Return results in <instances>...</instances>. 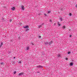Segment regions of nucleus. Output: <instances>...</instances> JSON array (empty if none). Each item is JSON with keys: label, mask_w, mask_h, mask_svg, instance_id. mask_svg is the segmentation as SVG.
Here are the masks:
<instances>
[{"label": "nucleus", "mask_w": 77, "mask_h": 77, "mask_svg": "<svg viewBox=\"0 0 77 77\" xmlns=\"http://www.w3.org/2000/svg\"><path fill=\"white\" fill-rule=\"evenodd\" d=\"M76 43H77V42H76Z\"/></svg>", "instance_id": "38"}, {"label": "nucleus", "mask_w": 77, "mask_h": 77, "mask_svg": "<svg viewBox=\"0 0 77 77\" xmlns=\"http://www.w3.org/2000/svg\"><path fill=\"white\" fill-rule=\"evenodd\" d=\"M51 12V11H48V14H50Z\"/></svg>", "instance_id": "15"}, {"label": "nucleus", "mask_w": 77, "mask_h": 77, "mask_svg": "<svg viewBox=\"0 0 77 77\" xmlns=\"http://www.w3.org/2000/svg\"><path fill=\"white\" fill-rule=\"evenodd\" d=\"M58 25L59 26H60V24L59 23V22H58L57 23Z\"/></svg>", "instance_id": "11"}, {"label": "nucleus", "mask_w": 77, "mask_h": 77, "mask_svg": "<svg viewBox=\"0 0 77 77\" xmlns=\"http://www.w3.org/2000/svg\"><path fill=\"white\" fill-rule=\"evenodd\" d=\"M41 27H42V25H39L38 26V28H41Z\"/></svg>", "instance_id": "10"}, {"label": "nucleus", "mask_w": 77, "mask_h": 77, "mask_svg": "<svg viewBox=\"0 0 77 77\" xmlns=\"http://www.w3.org/2000/svg\"><path fill=\"white\" fill-rule=\"evenodd\" d=\"M60 20L61 21H62V20H63L62 18H60Z\"/></svg>", "instance_id": "17"}, {"label": "nucleus", "mask_w": 77, "mask_h": 77, "mask_svg": "<svg viewBox=\"0 0 77 77\" xmlns=\"http://www.w3.org/2000/svg\"><path fill=\"white\" fill-rule=\"evenodd\" d=\"M23 28H24V29H26L27 28H29V26H23Z\"/></svg>", "instance_id": "5"}, {"label": "nucleus", "mask_w": 77, "mask_h": 77, "mask_svg": "<svg viewBox=\"0 0 77 77\" xmlns=\"http://www.w3.org/2000/svg\"><path fill=\"white\" fill-rule=\"evenodd\" d=\"M66 60H68V58H66Z\"/></svg>", "instance_id": "29"}, {"label": "nucleus", "mask_w": 77, "mask_h": 77, "mask_svg": "<svg viewBox=\"0 0 77 77\" xmlns=\"http://www.w3.org/2000/svg\"><path fill=\"white\" fill-rule=\"evenodd\" d=\"M69 15L70 16H72V14H71V13L69 14Z\"/></svg>", "instance_id": "22"}, {"label": "nucleus", "mask_w": 77, "mask_h": 77, "mask_svg": "<svg viewBox=\"0 0 77 77\" xmlns=\"http://www.w3.org/2000/svg\"><path fill=\"white\" fill-rule=\"evenodd\" d=\"M76 8H77V5H76Z\"/></svg>", "instance_id": "34"}, {"label": "nucleus", "mask_w": 77, "mask_h": 77, "mask_svg": "<svg viewBox=\"0 0 77 77\" xmlns=\"http://www.w3.org/2000/svg\"><path fill=\"white\" fill-rule=\"evenodd\" d=\"M4 64V63L3 62H2L1 63V65H3Z\"/></svg>", "instance_id": "16"}, {"label": "nucleus", "mask_w": 77, "mask_h": 77, "mask_svg": "<svg viewBox=\"0 0 77 77\" xmlns=\"http://www.w3.org/2000/svg\"><path fill=\"white\" fill-rule=\"evenodd\" d=\"M26 48V50H29V48H30V47H27Z\"/></svg>", "instance_id": "9"}, {"label": "nucleus", "mask_w": 77, "mask_h": 77, "mask_svg": "<svg viewBox=\"0 0 77 77\" xmlns=\"http://www.w3.org/2000/svg\"><path fill=\"white\" fill-rule=\"evenodd\" d=\"M12 21V19H11V20H10V22H11Z\"/></svg>", "instance_id": "23"}, {"label": "nucleus", "mask_w": 77, "mask_h": 77, "mask_svg": "<svg viewBox=\"0 0 77 77\" xmlns=\"http://www.w3.org/2000/svg\"><path fill=\"white\" fill-rule=\"evenodd\" d=\"M56 24V23H55L54 24Z\"/></svg>", "instance_id": "36"}, {"label": "nucleus", "mask_w": 77, "mask_h": 77, "mask_svg": "<svg viewBox=\"0 0 77 77\" xmlns=\"http://www.w3.org/2000/svg\"><path fill=\"white\" fill-rule=\"evenodd\" d=\"M63 29H65V26H64L63 27H62Z\"/></svg>", "instance_id": "12"}, {"label": "nucleus", "mask_w": 77, "mask_h": 77, "mask_svg": "<svg viewBox=\"0 0 77 77\" xmlns=\"http://www.w3.org/2000/svg\"><path fill=\"white\" fill-rule=\"evenodd\" d=\"M45 45H47V44H48V42H46L45 43Z\"/></svg>", "instance_id": "14"}, {"label": "nucleus", "mask_w": 77, "mask_h": 77, "mask_svg": "<svg viewBox=\"0 0 77 77\" xmlns=\"http://www.w3.org/2000/svg\"><path fill=\"white\" fill-rule=\"evenodd\" d=\"M41 25L42 26V25H44V23H42L41 24Z\"/></svg>", "instance_id": "30"}, {"label": "nucleus", "mask_w": 77, "mask_h": 77, "mask_svg": "<svg viewBox=\"0 0 77 77\" xmlns=\"http://www.w3.org/2000/svg\"><path fill=\"white\" fill-rule=\"evenodd\" d=\"M70 37H71V35H70Z\"/></svg>", "instance_id": "35"}, {"label": "nucleus", "mask_w": 77, "mask_h": 77, "mask_svg": "<svg viewBox=\"0 0 77 77\" xmlns=\"http://www.w3.org/2000/svg\"><path fill=\"white\" fill-rule=\"evenodd\" d=\"M21 9L22 10H24V6L23 5L21 6Z\"/></svg>", "instance_id": "3"}, {"label": "nucleus", "mask_w": 77, "mask_h": 77, "mask_svg": "<svg viewBox=\"0 0 77 77\" xmlns=\"http://www.w3.org/2000/svg\"><path fill=\"white\" fill-rule=\"evenodd\" d=\"M11 42H12L13 41V40H11Z\"/></svg>", "instance_id": "25"}, {"label": "nucleus", "mask_w": 77, "mask_h": 77, "mask_svg": "<svg viewBox=\"0 0 77 77\" xmlns=\"http://www.w3.org/2000/svg\"><path fill=\"white\" fill-rule=\"evenodd\" d=\"M3 43L2 42L1 43V45H0V48H1V47H2V45H3Z\"/></svg>", "instance_id": "6"}, {"label": "nucleus", "mask_w": 77, "mask_h": 77, "mask_svg": "<svg viewBox=\"0 0 77 77\" xmlns=\"http://www.w3.org/2000/svg\"><path fill=\"white\" fill-rule=\"evenodd\" d=\"M49 21L50 22H51V21H52V20H50Z\"/></svg>", "instance_id": "24"}, {"label": "nucleus", "mask_w": 77, "mask_h": 77, "mask_svg": "<svg viewBox=\"0 0 77 77\" xmlns=\"http://www.w3.org/2000/svg\"><path fill=\"white\" fill-rule=\"evenodd\" d=\"M29 29H27L26 30V31H27V30H29Z\"/></svg>", "instance_id": "27"}, {"label": "nucleus", "mask_w": 77, "mask_h": 77, "mask_svg": "<svg viewBox=\"0 0 77 77\" xmlns=\"http://www.w3.org/2000/svg\"><path fill=\"white\" fill-rule=\"evenodd\" d=\"M44 15L45 17H47V14H44Z\"/></svg>", "instance_id": "19"}, {"label": "nucleus", "mask_w": 77, "mask_h": 77, "mask_svg": "<svg viewBox=\"0 0 77 77\" xmlns=\"http://www.w3.org/2000/svg\"><path fill=\"white\" fill-rule=\"evenodd\" d=\"M53 43V42L52 41H51V42H49L48 43V44L49 45H51V44Z\"/></svg>", "instance_id": "4"}, {"label": "nucleus", "mask_w": 77, "mask_h": 77, "mask_svg": "<svg viewBox=\"0 0 77 77\" xmlns=\"http://www.w3.org/2000/svg\"><path fill=\"white\" fill-rule=\"evenodd\" d=\"M39 72H37V73H39Z\"/></svg>", "instance_id": "28"}, {"label": "nucleus", "mask_w": 77, "mask_h": 77, "mask_svg": "<svg viewBox=\"0 0 77 77\" xmlns=\"http://www.w3.org/2000/svg\"><path fill=\"white\" fill-rule=\"evenodd\" d=\"M61 10H62V9Z\"/></svg>", "instance_id": "37"}, {"label": "nucleus", "mask_w": 77, "mask_h": 77, "mask_svg": "<svg viewBox=\"0 0 77 77\" xmlns=\"http://www.w3.org/2000/svg\"><path fill=\"white\" fill-rule=\"evenodd\" d=\"M32 45H34V44L33 43H32Z\"/></svg>", "instance_id": "31"}, {"label": "nucleus", "mask_w": 77, "mask_h": 77, "mask_svg": "<svg viewBox=\"0 0 77 77\" xmlns=\"http://www.w3.org/2000/svg\"><path fill=\"white\" fill-rule=\"evenodd\" d=\"M14 59H15V57H14Z\"/></svg>", "instance_id": "33"}, {"label": "nucleus", "mask_w": 77, "mask_h": 77, "mask_svg": "<svg viewBox=\"0 0 77 77\" xmlns=\"http://www.w3.org/2000/svg\"><path fill=\"white\" fill-rule=\"evenodd\" d=\"M41 36H39V38H41Z\"/></svg>", "instance_id": "32"}, {"label": "nucleus", "mask_w": 77, "mask_h": 77, "mask_svg": "<svg viewBox=\"0 0 77 77\" xmlns=\"http://www.w3.org/2000/svg\"><path fill=\"white\" fill-rule=\"evenodd\" d=\"M70 53H71V52H68V54H70Z\"/></svg>", "instance_id": "21"}, {"label": "nucleus", "mask_w": 77, "mask_h": 77, "mask_svg": "<svg viewBox=\"0 0 77 77\" xmlns=\"http://www.w3.org/2000/svg\"><path fill=\"white\" fill-rule=\"evenodd\" d=\"M70 66H73V63L71 62L70 63Z\"/></svg>", "instance_id": "7"}, {"label": "nucleus", "mask_w": 77, "mask_h": 77, "mask_svg": "<svg viewBox=\"0 0 77 77\" xmlns=\"http://www.w3.org/2000/svg\"><path fill=\"white\" fill-rule=\"evenodd\" d=\"M19 63H21V61H20L19 62Z\"/></svg>", "instance_id": "18"}, {"label": "nucleus", "mask_w": 77, "mask_h": 77, "mask_svg": "<svg viewBox=\"0 0 77 77\" xmlns=\"http://www.w3.org/2000/svg\"><path fill=\"white\" fill-rule=\"evenodd\" d=\"M36 68H43V66L40 65H39L38 66H36Z\"/></svg>", "instance_id": "1"}, {"label": "nucleus", "mask_w": 77, "mask_h": 77, "mask_svg": "<svg viewBox=\"0 0 77 77\" xmlns=\"http://www.w3.org/2000/svg\"><path fill=\"white\" fill-rule=\"evenodd\" d=\"M16 71H14V74H16Z\"/></svg>", "instance_id": "20"}, {"label": "nucleus", "mask_w": 77, "mask_h": 77, "mask_svg": "<svg viewBox=\"0 0 77 77\" xmlns=\"http://www.w3.org/2000/svg\"><path fill=\"white\" fill-rule=\"evenodd\" d=\"M15 8L13 7L11 8V10H12V11H14V10H15Z\"/></svg>", "instance_id": "8"}, {"label": "nucleus", "mask_w": 77, "mask_h": 77, "mask_svg": "<svg viewBox=\"0 0 77 77\" xmlns=\"http://www.w3.org/2000/svg\"><path fill=\"white\" fill-rule=\"evenodd\" d=\"M57 57H61V56H60V54L58 55Z\"/></svg>", "instance_id": "13"}, {"label": "nucleus", "mask_w": 77, "mask_h": 77, "mask_svg": "<svg viewBox=\"0 0 77 77\" xmlns=\"http://www.w3.org/2000/svg\"><path fill=\"white\" fill-rule=\"evenodd\" d=\"M18 39H20V37H18Z\"/></svg>", "instance_id": "26"}, {"label": "nucleus", "mask_w": 77, "mask_h": 77, "mask_svg": "<svg viewBox=\"0 0 77 77\" xmlns=\"http://www.w3.org/2000/svg\"><path fill=\"white\" fill-rule=\"evenodd\" d=\"M23 74H24V72H20L19 73L18 75L20 76L21 75H23Z\"/></svg>", "instance_id": "2"}]
</instances>
